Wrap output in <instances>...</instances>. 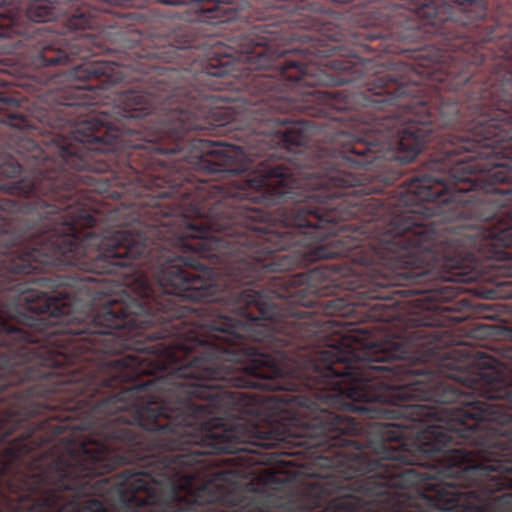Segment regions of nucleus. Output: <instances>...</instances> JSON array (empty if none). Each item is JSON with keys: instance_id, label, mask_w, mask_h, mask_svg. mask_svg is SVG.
Returning a JSON list of instances; mask_svg holds the SVG:
<instances>
[{"instance_id": "f257e3e1", "label": "nucleus", "mask_w": 512, "mask_h": 512, "mask_svg": "<svg viewBox=\"0 0 512 512\" xmlns=\"http://www.w3.org/2000/svg\"><path fill=\"white\" fill-rule=\"evenodd\" d=\"M490 298L512 299V281H502L495 289L489 291Z\"/></svg>"}]
</instances>
